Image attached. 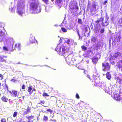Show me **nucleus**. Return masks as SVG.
<instances>
[{
	"label": "nucleus",
	"instance_id": "nucleus-36",
	"mask_svg": "<svg viewBox=\"0 0 122 122\" xmlns=\"http://www.w3.org/2000/svg\"><path fill=\"white\" fill-rule=\"evenodd\" d=\"M78 23L80 24H82V20L80 19H78Z\"/></svg>",
	"mask_w": 122,
	"mask_h": 122
},
{
	"label": "nucleus",
	"instance_id": "nucleus-13",
	"mask_svg": "<svg viewBox=\"0 0 122 122\" xmlns=\"http://www.w3.org/2000/svg\"><path fill=\"white\" fill-rule=\"evenodd\" d=\"M114 99L117 101H119L122 99V93H120L119 95L118 94H115L114 95Z\"/></svg>",
	"mask_w": 122,
	"mask_h": 122
},
{
	"label": "nucleus",
	"instance_id": "nucleus-30",
	"mask_svg": "<svg viewBox=\"0 0 122 122\" xmlns=\"http://www.w3.org/2000/svg\"><path fill=\"white\" fill-rule=\"evenodd\" d=\"M34 116H31L28 117L27 116H26V117L27 118L28 121H30L31 120L33 119L34 118Z\"/></svg>",
	"mask_w": 122,
	"mask_h": 122
},
{
	"label": "nucleus",
	"instance_id": "nucleus-44",
	"mask_svg": "<svg viewBox=\"0 0 122 122\" xmlns=\"http://www.w3.org/2000/svg\"><path fill=\"white\" fill-rule=\"evenodd\" d=\"M3 50L5 51H8V49L7 48V47L6 46H4L3 47Z\"/></svg>",
	"mask_w": 122,
	"mask_h": 122
},
{
	"label": "nucleus",
	"instance_id": "nucleus-57",
	"mask_svg": "<svg viewBox=\"0 0 122 122\" xmlns=\"http://www.w3.org/2000/svg\"><path fill=\"white\" fill-rule=\"evenodd\" d=\"M22 89H25V85H23L22 87Z\"/></svg>",
	"mask_w": 122,
	"mask_h": 122
},
{
	"label": "nucleus",
	"instance_id": "nucleus-21",
	"mask_svg": "<svg viewBox=\"0 0 122 122\" xmlns=\"http://www.w3.org/2000/svg\"><path fill=\"white\" fill-rule=\"evenodd\" d=\"M98 77V76H94V75H93V81L96 83V84L98 83V81H97V80Z\"/></svg>",
	"mask_w": 122,
	"mask_h": 122
},
{
	"label": "nucleus",
	"instance_id": "nucleus-19",
	"mask_svg": "<svg viewBox=\"0 0 122 122\" xmlns=\"http://www.w3.org/2000/svg\"><path fill=\"white\" fill-rule=\"evenodd\" d=\"M21 44L20 43L16 44L15 45V48H16L19 51H20L21 49Z\"/></svg>",
	"mask_w": 122,
	"mask_h": 122
},
{
	"label": "nucleus",
	"instance_id": "nucleus-29",
	"mask_svg": "<svg viewBox=\"0 0 122 122\" xmlns=\"http://www.w3.org/2000/svg\"><path fill=\"white\" fill-rule=\"evenodd\" d=\"M93 47L94 48V49L96 50H97L99 49L100 48L99 46H98L97 44L94 45Z\"/></svg>",
	"mask_w": 122,
	"mask_h": 122
},
{
	"label": "nucleus",
	"instance_id": "nucleus-22",
	"mask_svg": "<svg viewBox=\"0 0 122 122\" xmlns=\"http://www.w3.org/2000/svg\"><path fill=\"white\" fill-rule=\"evenodd\" d=\"M103 90L106 93L108 94H110V86L108 87H106V86L105 88V89H103Z\"/></svg>",
	"mask_w": 122,
	"mask_h": 122
},
{
	"label": "nucleus",
	"instance_id": "nucleus-4",
	"mask_svg": "<svg viewBox=\"0 0 122 122\" xmlns=\"http://www.w3.org/2000/svg\"><path fill=\"white\" fill-rule=\"evenodd\" d=\"M118 38L119 40H120L121 38L120 33H118L116 32L115 33V34L113 36L111 37L110 38L109 41V44H111L112 40V44H115L116 43V41L118 40Z\"/></svg>",
	"mask_w": 122,
	"mask_h": 122
},
{
	"label": "nucleus",
	"instance_id": "nucleus-58",
	"mask_svg": "<svg viewBox=\"0 0 122 122\" xmlns=\"http://www.w3.org/2000/svg\"><path fill=\"white\" fill-rule=\"evenodd\" d=\"M92 24V23L90 25V27L92 29H93V26Z\"/></svg>",
	"mask_w": 122,
	"mask_h": 122
},
{
	"label": "nucleus",
	"instance_id": "nucleus-23",
	"mask_svg": "<svg viewBox=\"0 0 122 122\" xmlns=\"http://www.w3.org/2000/svg\"><path fill=\"white\" fill-rule=\"evenodd\" d=\"M103 41H101L98 42L97 44L98 46L100 48H102L104 44L103 42Z\"/></svg>",
	"mask_w": 122,
	"mask_h": 122
},
{
	"label": "nucleus",
	"instance_id": "nucleus-26",
	"mask_svg": "<svg viewBox=\"0 0 122 122\" xmlns=\"http://www.w3.org/2000/svg\"><path fill=\"white\" fill-rule=\"evenodd\" d=\"M106 77L108 80H110L111 77V76L109 72H108L106 74Z\"/></svg>",
	"mask_w": 122,
	"mask_h": 122
},
{
	"label": "nucleus",
	"instance_id": "nucleus-25",
	"mask_svg": "<svg viewBox=\"0 0 122 122\" xmlns=\"http://www.w3.org/2000/svg\"><path fill=\"white\" fill-rule=\"evenodd\" d=\"M1 99L3 102H7L8 100V98H7L4 96H3V97H2L1 98Z\"/></svg>",
	"mask_w": 122,
	"mask_h": 122
},
{
	"label": "nucleus",
	"instance_id": "nucleus-62",
	"mask_svg": "<svg viewBox=\"0 0 122 122\" xmlns=\"http://www.w3.org/2000/svg\"><path fill=\"white\" fill-rule=\"evenodd\" d=\"M62 40V39L61 38L60 40V41H61V40Z\"/></svg>",
	"mask_w": 122,
	"mask_h": 122
},
{
	"label": "nucleus",
	"instance_id": "nucleus-61",
	"mask_svg": "<svg viewBox=\"0 0 122 122\" xmlns=\"http://www.w3.org/2000/svg\"><path fill=\"white\" fill-rule=\"evenodd\" d=\"M36 91V90L35 89H33V90L32 91V92L33 91Z\"/></svg>",
	"mask_w": 122,
	"mask_h": 122
},
{
	"label": "nucleus",
	"instance_id": "nucleus-16",
	"mask_svg": "<svg viewBox=\"0 0 122 122\" xmlns=\"http://www.w3.org/2000/svg\"><path fill=\"white\" fill-rule=\"evenodd\" d=\"M8 41L9 42V43L10 44V45L11 46L12 49L10 50L11 51H12L14 50L13 49V45L14 42V41L13 39L12 38H10L8 39Z\"/></svg>",
	"mask_w": 122,
	"mask_h": 122
},
{
	"label": "nucleus",
	"instance_id": "nucleus-6",
	"mask_svg": "<svg viewBox=\"0 0 122 122\" xmlns=\"http://www.w3.org/2000/svg\"><path fill=\"white\" fill-rule=\"evenodd\" d=\"M65 43L67 44L69 47H74L76 45V43L73 40H71V41L67 39L65 40Z\"/></svg>",
	"mask_w": 122,
	"mask_h": 122
},
{
	"label": "nucleus",
	"instance_id": "nucleus-60",
	"mask_svg": "<svg viewBox=\"0 0 122 122\" xmlns=\"http://www.w3.org/2000/svg\"><path fill=\"white\" fill-rule=\"evenodd\" d=\"M28 122H33L32 121H28Z\"/></svg>",
	"mask_w": 122,
	"mask_h": 122
},
{
	"label": "nucleus",
	"instance_id": "nucleus-3",
	"mask_svg": "<svg viewBox=\"0 0 122 122\" xmlns=\"http://www.w3.org/2000/svg\"><path fill=\"white\" fill-rule=\"evenodd\" d=\"M55 51H57L58 54L61 55H63L67 51V47L64 45L61 46L60 44H58L55 49Z\"/></svg>",
	"mask_w": 122,
	"mask_h": 122
},
{
	"label": "nucleus",
	"instance_id": "nucleus-8",
	"mask_svg": "<svg viewBox=\"0 0 122 122\" xmlns=\"http://www.w3.org/2000/svg\"><path fill=\"white\" fill-rule=\"evenodd\" d=\"M115 80L116 84H122V74L119 75L118 76H115Z\"/></svg>",
	"mask_w": 122,
	"mask_h": 122
},
{
	"label": "nucleus",
	"instance_id": "nucleus-40",
	"mask_svg": "<svg viewBox=\"0 0 122 122\" xmlns=\"http://www.w3.org/2000/svg\"><path fill=\"white\" fill-rule=\"evenodd\" d=\"M43 120L44 121H47L48 120V117L47 116H44Z\"/></svg>",
	"mask_w": 122,
	"mask_h": 122
},
{
	"label": "nucleus",
	"instance_id": "nucleus-15",
	"mask_svg": "<svg viewBox=\"0 0 122 122\" xmlns=\"http://www.w3.org/2000/svg\"><path fill=\"white\" fill-rule=\"evenodd\" d=\"M15 4L14 3H11V5L10 7L9 10L10 12L14 13L15 12Z\"/></svg>",
	"mask_w": 122,
	"mask_h": 122
},
{
	"label": "nucleus",
	"instance_id": "nucleus-2",
	"mask_svg": "<svg viewBox=\"0 0 122 122\" xmlns=\"http://www.w3.org/2000/svg\"><path fill=\"white\" fill-rule=\"evenodd\" d=\"M25 4L23 0H20L17 6V12L20 15L22 16L25 11Z\"/></svg>",
	"mask_w": 122,
	"mask_h": 122
},
{
	"label": "nucleus",
	"instance_id": "nucleus-35",
	"mask_svg": "<svg viewBox=\"0 0 122 122\" xmlns=\"http://www.w3.org/2000/svg\"><path fill=\"white\" fill-rule=\"evenodd\" d=\"M4 61L6 63V61L4 60L3 58L0 56V62H3Z\"/></svg>",
	"mask_w": 122,
	"mask_h": 122
},
{
	"label": "nucleus",
	"instance_id": "nucleus-17",
	"mask_svg": "<svg viewBox=\"0 0 122 122\" xmlns=\"http://www.w3.org/2000/svg\"><path fill=\"white\" fill-rule=\"evenodd\" d=\"M96 10V5H92L91 8L90 12L92 14L93 12H94Z\"/></svg>",
	"mask_w": 122,
	"mask_h": 122
},
{
	"label": "nucleus",
	"instance_id": "nucleus-11",
	"mask_svg": "<svg viewBox=\"0 0 122 122\" xmlns=\"http://www.w3.org/2000/svg\"><path fill=\"white\" fill-rule=\"evenodd\" d=\"M29 42L31 44L35 43L36 42L37 43V41L35 39V36L32 34H31Z\"/></svg>",
	"mask_w": 122,
	"mask_h": 122
},
{
	"label": "nucleus",
	"instance_id": "nucleus-31",
	"mask_svg": "<svg viewBox=\"0 0 122 122\" xmlns=\"http://www.w3.org/2000/svg\"><path fill=\"white\" fill-rule=\"evenodd\" d=\"M96 40V39L95 37H93L91 39V41L92 42L94 43Z\"/></svg>",
	"mask_w": 122,
	"mask_h": 122
},
{
	"label": "nucleus",
	"instance_id": "nucleus-45",
	"mask_svg": "<svg viewBox=\"0 0 122 122\" xmlns=\"http://www.w3.org/2000/svg\"><path fill=\"white\" fill-rule=\"evenodd\" d=\"M17 112H15L13 113V117H15L17 115Z\"/></svg>",
	"mask_w": 122,
	"mask_h": 122
},
{
	"label": "nucleus",
	"instance_id": "nucleus-27",
	"mask_svg": "<svg viewBox=\"0 0 122 122\" xmlns=\"http://www.w3.org/2000/svg\"><path fill=\"white\" fill-rule=\"evenodd\" d=\"M30 111V108L29 107H28L27 108V110L24 111L23 114L24 115L28 114L29 113Z\"/></svg>",
	"mask_w": 122,
	"mask_h": 122
},
{
	"label": "nucleus",
	"instance_id": "nucleus-53",
	"mask_svg": "<svg viewBox=\"0 0 122 122\" xmlns=\"http://www.w3.org/2000/svg\"><path fill=\"white\" fill-rule=\"evenodd\" d=\"M76 97L77 99H79V96L77 93L76 94Z\"/></svg>",
	"mask_w": 122,
	"mask_h": 122
},
{
	"label": "nucleus",
	"instance_id": "nucleus-12",
	"mask_svg": "<svg viewBox=\"0 0 122 122\" xmlns=\"http://www.w3.org/2000/svg\"><path fill=\"white\" fill-rule=\"evenodd\" d=\"M72 57V55H68L67 57L65 58L67 64H69L71 61H72L74 60L73 59L71 58Z\"/></svg>",
	"mask_w": 122,
	"mask_h": 122
},
{
	"label": "nucleus",
	"instance_id": "nucleus-39",
	"mask_svg": "<svg viewBox=\"0 0 122 122\" xmlns=\"http://www.w3.org/2000/svg\"><path fill=\"white\" fill-rule=\"evenodd\" d=\"M81 48L82 50L83 51H85L87 49V47L84 46H82Z\"/></svg>",
	"mask_w": 122,
	"mask_h": 122
},
{
	"label": "nucleus",
	"instance_id": "nucleus-34",
	"mask_svg": "<svg viewBox=\"0 0 122 122\" xmlns=\"http://www.w3.org/2000/svg\"><path fill=\"white\" fill-rule=\"evenodd\" d=\"M12 92L14 96L15 97H16L17 96V92L15 91H12Z\"/></svg>",
	"mask_w": 122,
	"mask_h": 122
},
{
	"label": "nucleus",
	"instance_id": "nucleus-52",
	"mask_svg": "<svg viewBox=\"0 0 122 122\" xmlns=\"http://www.w3.org/2000/svg\"><path fill=\"white\" fill-rule=\"evenodd\" d=\"M1 122H6V120L5 119L3 118L1 120Z\"/></svg>",
	"mask_w": 122,
	"mask_h": 122
},
{
	"label": "nucleus",
	"instance_id": "nucleus-51",
	"mask_svg": "<svg viewBox=\"0 0 122 122\" xmlns=\"http://www.w3.org/2000/svg\"><path fill=\"white\" fill-rule=\"evenodd\" d=\"M15 78V77H14L13 79L11 80L10 81H13L14 82H15V81H16L15 80L14 78Z\"/></svg>",
	"mask_w": 122,
	"mask_h": 122
},
{
	"label": "nucleus",
	"instance_id": "nucleus-48",
	"mask_svg": "<svg viewBox=\"0 0 122 122\" xmlns=\"http://www.w3.org/2000/svg\"><path fill=\"white\" fill-rule=\"evenodd\" d=\"M86 76L90 80H91V78L90 77V75H89L88 74H86Z\"/></svg>",
	"mask_w": 122,
	"mask_h": 122
},
{
	"label": "nucleus",
	"instance_id": "nucleus-54",
	"mask_svg": "<svg viewBox=\"0 0 122 122\" xmlns=\"http://www.w3.org/2000/svg\"><path fill=\"white\" fill-rule=\"evenodd\" d=\"M45 103L44 101H41L40 102V103H41L43 104H44Z\"/></svg>",
	"mask_w": 122,
	"mask_h": 122
},
{
	"label": "nucleus",
	"instance_id": "nucleus-43",
	"mask_svg": "<svg viewBox=\"0 0 122 122\" xmlns=\"http://www.w3.org/2000/svg\"><path fill=\"white\" fill-rule=\"evenodd\" d=\"M89 32H86V36L87 37L89 36L90 34V29L89 28Z\"/></svg>",
	"mask_w": 122,
	"mask_h": 122
},
{
	"label": "nucleus",
	"instance_id": "nucleus-7",
	"mask_svg": "<svg viewBox=\"0 0 122 122\" xmlns=\"http://www.w3.org/2000/svg\"><path fill=\"white\" fill-rule=\"evenodd\" d=\"M108 17H106L105 19L103 17H101L100 18V21L102 26H107L108 25L109 23V21L108 20Z\"/></svg>",
	"mask_w": 122,
	"mask_h": 122
},
{
	"label": "nucleus",
	"instance_id": "nucleus-56",
	"mask_svg": "<svg viewBox=\"0 0 122 122\" xmlns=\"http://www.w3.org/2000/svg\"><path fill=\"white\" fill-rule=\"evenodd\" d=\"M3 76L2 75L0 74V77H1V80H2L3 79Z\"/></svg>",
	"mask_w": 122,
	"mask_h": 122
},
{
	"label": "nucleus",
	"instance_id": "nucleus-37",
	"mask_svg": "<svg viewBox=\"0 0 122 122\" xmlns=\"http://www.w3.org/2000/svg\"><path fill=\"white\" fill-rule=\"evenodd\" d=\"M42 0L46 4L48 5L49 4V0Z\"/></svg>",
	"mask_w": 122,
	"mask_h": 122
},
{
	"label": "nucleus",
	"instance_id": "nucleus-47",
	"mask_svg": "<svg viewBox=\"0 0 122 122\" xmlns=\"http://www.w3.org/2000/svg\"><path fill=\"white\" fill-rule=\"evenodd\" d=\"M85 32L84 33V35L85 36H86V32H88V30H87V28H85Z\"/></svg>",
	"mask_w": 122,
	"mask_h": 122
},
{
	"label": "nucleus",
	"instance_id": "nucleus-32",
	"mask_svg": "<svg viewBox=\"0 0 122 122\" xmlns=\"http://www.w3.org/2000/svg\"><path fill=\"white\" fill-rule=\"evenodd\" d=\"M119 23L120 26H122V17L120 19L119 21Z\"/></svg>",
	"mask_w": 122,
	"mask_h": 122
},
{
	"label": "nucleus",
	"instance_id": "nucleus-55",
	"mask_svg": "<svg viewBox=\"0 0 122 122\" xmlns=\"http://www.w3.org/2000/svg\"><path fill=\"white\" fill-rule=\"evenodd\" d=\"M107 3V0H105L103 4L104 5H105Z\"/></svg>",
	"mask_w": 122,
	"mask_h": 122
},
{
	"label": "nucleus",
	"instance_id": "nucleus-20",
	"mask_svg": "<svg viewBox=\"0 0 122 122\" xmlns=\"http://www.w3.org/2000/svg\"><path fill=\"white\" fill-rule=\"evenodd\" d=\"M98 58L97 57H94L92 59V61L93 63L96 64L98 61Z\"/></svg>",
	"mask_w": 122,
	"mask_h": 122
},
{
	"label": "nucleus",
	"instance_id": "nucleus-64",
	"mask_svg": "<svg viewBox=\"0 0 122 122\" xmlns=\"http://www.w3.org/2000/svg\"><path fill=\"white\" fill-rule=\"evenodd\" d=\"M90 51L91 52V53H92V51L91 50H90Z\"/></svg>",
	"mask_w": 122,
	"mask_h": 122
},
{
	"label": "nucleus",
	"instance_id": "nucleus-24",
	"mask_svg": "<svg viewBox=\"0 0 122 122\" xmlns=\"http://www.w3.org/2000/svg\"><path fill=\"white\" fill-rule=\"evenodd\" d=\"M76 31L77 33V34L78 35V36H79V39H82V37L80 35V31H79V30L78 28H76Z\"/></svg>",
	"mask_w": 122,
	"mask_h": 122
},
{
	"label": "nucleus",
	"instance_id": "nucleus-28",
	"mask_svg": "<svg viewBox=\"0 0 122 122\" xmlns=\"http://www.w3.org/2000/svg\"><path fill=\"white\" fill-rule=\"evenodd\" d=\"M113 59V57L112 56H111L109 58V60L111 62H110L111 64L113 65L115 63V62L114 61H112V60Z\"/></svg>",
	"mask_w": 122,
	"mask_h": 122
},
{
	"label": "nucleus",
	"instance_id": "nucleus-59",
	"mask_svg": "<svg viewBox=\"0 0 122 122\" xmlns=\"http://www.w3.org/2000/svg\"><path fill=\"white\" fill-rule=\"evenodd\" d=\"M51 120L52 121H54V122H56V120H55V119H51Z\"/></svg>",
	"mask_w": 122,
	"mask_h": 122
},
{
	"label": "nucleus",
	"instance_id": "nucleus-1",
	"mask_svg": "<svg viewBox=\"0 0 122 122\" xmlns=\"http://www.w3.org/2000/svg\"><path fill=\"white\" fill-rule=\"evenodd\" d=\"M94 25V30L95 33L100 34H102L105 31L104 28H101V24L100 18L95 21L93 23Z\"/></svg>",
	"mask_w": 122,
	"mask_h": 122
},
{
	"label": "nucleus",
	"instance_id": "nucleus-38",
	"mask_svg": "<svg viewBox=\"0 0 122 122\" xmlns=\"http://www.w3.org/2000/svg\"><path fill=\"white\" fill-rule=\"evenodd\" d=\"M61 30L63 32H66L67 31V30L65 28L63 27H62Z\"/></svg>",
	"mask_w": 122,
	"mask_h": 122
},
{
	"label": "nucleus",
	"instance_id": "nucleus-33",
	"mask_svg": "<svg viewBox=\"0 0 122 122\" xmlns=\"http://www.w3.org/2000/svg\"><path fill=\"white\" fill-rule=\"evenodd\" d=\"M113 86H110V92H111V93H112V92H113L114 91V88L113 87Z\"/></svg>",
	"mask_w": 122,
	"mask_h": 122
},
{
	"label": "nucleus",
	"instance_id": "nucleus-63",
	"mask_svg": "<svg viewBox=\"0 0 122 122\" xmlns=\"http://www.w3.org/2000/svg\"><path fill=\"white\" fill-rule=\"evenodd\" d=\"M69 47H68V51H69Z\"/></svg>",
	"mask_w": 122,
	"mask_h": 122
},
{
	"label": "nucleus",
	"instance_id": "nucleus-42",
	"mask_svg": "<svg viewBox=\"0 0 122 122\" xmlns=\"http://www.w3.org/2000/svg\"><path fill=\"white\" fill-rule=\"evenodd\" d=\"M32 90V88L31 86H30L28 87V92H31Z\"/></svg>",
	"mask_w": 122,
	"mask_h": 122
},
{
	"label": "nucleus",
	"instance_id": "nucleus-46",
	"mask_svg": "<svg viewBox=\"0 0 122 122\" xmlns=\"http://www.w3.org/2000/svg\"><path fill=\"white\" fill-rule=\"evenodd\" d=\"M62 0H56V2L57 3H61L62 1Z\"/></svg>",
	"mask_w": 122,
	"mask_h": 122
},
{
	"label": "nucleus",
	"instance_id": "nucleus-18",
	"mask_svg": "<svg viewBox=\"0 0 122 122\" xmlns=\"http://www.w3.org/2000/svg\"><path fill=\"white\" fill-rule=\"evenodd\" d=\"M117 66L118 68H122V60L119 61L117 63Z\"/></svg>",
	"mask_w": 122,
	"mask_h": 122
},
{
	"label": "nucleus",
	"instance_id": "nucleus-9",
	"mask_svg": "<svg viewBox=\"0 0 122 122\" xmlns=\"http://www.w3.org/2000/svg\"><path fill=\"white\" fill-rule=\"evenodd\" d=\"M103 70L104 71H107L109 69L110 66L109 63L106 62L102 63Z\"/></svg>",
	"mask_w": 122,
	"mask_h": 122
},
{
	"label": "nucleus",
	"instance_id": "nucleus-41",
	"mask_svg": "<svg viewBox=\"0 0 122 122\" xmlns=\"http://www.w3.org/2000/svg\"><path fill=\"white\" fill-rule=\"evenodd\" d=\"M66 20L64 19V20H63L62 23L61 24V25L62 26H63L64 25V24H66Z\"/></svg>",
	"mask_w": 122,
	"mask_h": 122
},
{
	"label": "nucleus",
	"instance_id": "nucleus-49",
	"mask_svg": "<svg viewBox=\"0 0 122 122\" xmlns=\"http://www.w3.org/2000/svg\"><path fill=\"white\" fill-rule=\"evenodd\" d=\"M43 96L44 97L45 96H49L47 94V93H43Z\"/></svg>",
	"mask_w": 122,
	"mask_h": 122
},
{
	"label": "nucleus",
	"instance_id": "nucleus-50",
	"mask_svg": "<svg viewBox=\"0 0 122 122\" xmlns=\"http://www.w3.org/2000/svg\"><path fill=\"white\" fill-rule=\"evenodd\" d=\"M47 111L51 112V113L53 112V111L50 109H48L47 110Z\"/></svg>",
	"mask_w": 122,
	"mask_h": 122
},
{
	"label": "nucleus",
	"instance_id": "nucleus-5",
	"mask_svg": "<svg viewBox=\"0 0 122 122\" xmlns=\"http://www.w3.org/2000/svg\"><path fill=\"white\" fill-rule=\"evenodd\" d=\"M6 32H5V30L4 28L2 23L0 24V42H2L3 38L6 36Z\"/></svg>",
	"mask_w": 122,
	"mask_h": 122
},
{
	"label": "nucleus",
	"instance_id": "nucleus-10",
	"mask_svg": "<svg viewBox=\"0 0 122 122\" xmlns=\"http://www.w3.org/2000/svg\"><path fill=\"white\" fill-rule=\"evenodd\" d=\"M122 53L121 52H117L114 54L113 58L114 59H119L122 57Z\"/></svg>",
	"mask_w": 122,
	"mask_h": 122
},
{
	"label": "nucleus",
	"instance_id": "nucleus-14",
	"mask_svg": "<svg viewBox=\"0 0 122 122\" xmlns=\"http://www.w3.org/2000/svg\"><path fill=\"white\" fill-rule=\"evenodd\" d=\"M106 82L105 81H104L99 83H98L97 84V85H98L100 87H101V88L103 89H105V87L106 86Z\"/></svg>",
	"mask_w": 122,
	"mask_h": 122
}]
</instances>
